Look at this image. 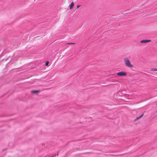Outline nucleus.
<instances>
[{"instance_id":"1","label":"nucleus","mask_w":157,"mask_h":157,"mask_svg":"<svg viewBox=\"0 0 157 157\" xmlns=\"http://www.w3.org/2000/svg\"><path fill=\"white\" fill-rule=\"evenodd\" d=\"M124 62L126 66L129 68L133 67V65L131 64L130 60L128 58L125 57L124 59Z\"/></svg>"},{"instance_id":"2","label":"nucleus","mask_w":157,"mask_h":157,"mask_svg":"<svg viewBox=\"0 0 157 157\" xmlns=\"http://www.w3.org/2000/svg\"><path fill=\"white\" fill-rule=\"evenodd\" d=\"M117 74L118 76H126L127 74L126 72L124 71H121L117 73Z\"/></svg>"},{"instance_id":"3","label":"nucleus","mask_w":157,"mask_h":157,"mask_svg":"<svg viewBox=\"0 0 157 157\" xmlns=\"http://www.w3.org/2000/svg\"><path fill=\"white\" fill-rule=\"evenodd\" d=\"M151 40H142L140 41V43H144L150 41Z\"/></svg>"},{"instance_id":"4","label":"nucleus","mask_w":157,"mask_h":157,"mask_svg":"<svg viewBox=\"0 0 157 157\" xmlns=\"http://www.w3.org/2000/svg\"><path fill=\"white\" fill-rule=\"evenodd\" d=\"M31 92L34 94H36L39 92V91L37 90H32Z\"/></svg>"},{"instance_id":"5","label":"nucleus","mask_w":157,"mask_h":157,"mask_svg":"<svg viewBox=\"0 0 157 157\" xmlns=\"http://www.w3.org/2000/svg\"><path fill=\"white\" fill-rule=\"evenodd\" d=\"M74 3L73 2H72L71 4L69 5V6L70 7V9H71V8L73 6H74Z\"/></svg>"},{"instance_id":"6","label":"nucleus","mask_w":157,"mask_h":157,"mask_svg":"<svg viewBox=\"0 0 157 157\" xmlns=\"http://www.w3.org/2000/svg\"><path fill=\"white\" fill-rule=\"evenodd\" d=\"M151 71H157V69L155 68H153L151 69L150 70Z\"/></svg>"},{"instance_id":"7","label":"nucleus","mask_w":157,"mask_h":157,"mask_svg":"<svg viewBox=\"0 0 157 157\" xmlns=\"http://www.w3.org/2000/svg\"><path fill=\"white\" fill-rule=\"evenodd\" d=\"M48 64H49V62L48 61H47L45 63V65L47 66L48 65Z\"/></svg>"},{"instance_id":"8","label":"nucleus","mask_w":157,"mask_h":157,"mask_svg":"<svg viewBox=\"0 0 157 157\" xmlns=\"http://www.w3.org/2000/svg\"><path fill=\"white\" fill-rule=\"evenodd\" d=\"M67 44H74V43H67Z\"/></svg>"},{"instance_id":"9","label":"nucleus","mask_w":157,"mask_h":157,"mask_svg":"<svg viewBox=\"0 0 157 157\" xmlns=\"http://www.w3.org/2000/svg\"><path fill=\"white\" fill-rule=\"evenodd\" d=\"M7 149V148H5V149H3L2 150V151H5Z\"/></svg>"},{"instance_id":"10","label":"nucleus","mask_w":157,"mask_h":157,"mask_svg":"<svg viewBox=\"0 0 157 157\" xmlns=\"http://www.w3.org/2000/svg\"><path fill=\"white\" fill-rule=\"evenodd\" d=\"M143 114L140 117H138L137 118V119H139L140 118H141V117H142V116H143Z\"/></svg>"},{"instance_id":"11","label":"nucleus","mask_w":157,"mask_h":157,"mask_svg":"<svg viewBox=\"0 0 157 157\" xmlns=\"http://www.w3.org/2000/svg\"><path fill=\"white\" fill-rule=\"evenodd\" d=\"M80 6V5H77V8L78 9V8Z\"/></svg>"}]
</instances>
